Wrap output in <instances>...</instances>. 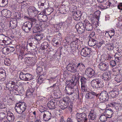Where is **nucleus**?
I'll return each mask as SVG.
<instances>
[{"label": "nucleus", "instance_id": "f257e3e1", "mask_svg": "<svg viewBox=\"0 0 122 122\" xmlns=\"http://www.w3.org/2000/svg\"><path fill=\"white\" fill-rule=\"evenodd\" d=\"M27 106L26 104L24 102H19L16 103L15 109L17 112L20 113L18 110L20 109L22 111V112H24L26 109Z\"/></svg>", "mask_w": 122, "mask_h": 122}, {"label": "nucleus", "instance_id": "f03ea898", "mask_svg": "<svg viewBox=\"0 0 122 122\" xmlns=\"http://www.w3.org/2000/svg\"><path fill=\"white\" fill-rule=\"evenodd\" d=\"M86 115L84 113H78L76 114V117L77 118L78 122H87V118H86Z\"/></svg>", "mask_w": 122, "mask_h": 122}, {"label": "nucleus", "instance_id": "7ed1b4c3", "mask_svg": "<svg viewBox=\"0 0 122 122\" xmlns=\"http://www.w3.org/2000/svg\"><path fill=\"white\" fill-rule=\"evenodd\" d=\"M32 24L31 22L27 21L23 24L22 28L25 32H28L31 30Z\"/></svg>", "mask_w": 122, "mask_h": 122}, {"label": "nucleus", "instance_id": "20e7f679", "mask_svg": "<svg viewBox=\"0 0 122 122\" xmlns=\"http://www.w3.org/2000/svg\"><path fill=\"white\" fill-rule=\"evenodd\" d=\"M85 74L89 77L91 78L95 76V71L91 68H88L85 71Z\"/></svg>", "mask_w": 122, "mask_h": 122}, {"label": "nucleus", "instance_id": "39448f33", "mask_svg": "<svg viewBox=\"0 0 122 122\" xmlns=\"http://www.w3.org/2000/svg\"><path fill=\"white\" fill-rule=\"evenodd\" d=\"M98 96L100 100L102 102L107 101L109 99L108 93L106 91H103Z\"/></svg>", "mask_w": 122, "mask_h": 122}, {"label": "nucleus", "instance_id": "423d86ee", "mask_svg": "<svg viewBox=\"0 0 122 122\" xmlns=\"http://www.w3.org/2000/svg\"><path fill=\"white\" fill-rule=\"evenodd\" d=\"M40 111L41 112L44 113L43 118L44 121H48L50 119L51 117V114L50 112L45 110L43 111H42L40 110Z\"/></svg>", "mask_w": 122, "mask_h": 122}, {"label": "nucleus", "instance_id": "0eeeda50", "mask_svg": "<svg viewBox=\"0 0 122 122\" xmlns=\"http://www.w3.org/2000/svg\"><path fill=\"white\" fill-rule=\"evenodd\" d=\"M91 52L90 48H89L87 47L83 48L81 52V56L85 57L88 56Z\"/></svg>", "mask_w": 122, "mask_h": 122}, {"label": "nucleus", "instance_id": "6e6552de", "mask_svg": "<svg viewBox=\"0 0 122 122\" xmlns=\"http://www.w3.org/2000/svg\"><path fill=\"white\" fill-rule=\"evenodd\" d=\"M87 92H88L86 94L85 97L87 99H92L95 96L97 97L99 95V94H97L96 93L91 90L88 91Z\"/></svg>", "mask_w": 122, "mask_h": 122}, {"label": "nucleus", "instance_id": "1a4fd4ad", "mask_svg": "<svg viewBox=\"0 0 122 122\" xmlns=\"http://www.w3.org/2000/svg\"><path fill=\"white\" fill-rule=\"evenodd\" d=\"M46 11L44 10L43 12H41L38 15V17L39 20H41L43 22L47 21V16L45 15Z\"/></svg>", "mask_w": 122, "mask_h": 122}, {"label": "nucleus", "instance_id": "9d476101", "mask_svg": "<svg viewBox=\"0 0 122 122\" xmlns=\"http://www.w3.org/2000/svg\"><path fill=\"white\" fill-rule=\"evenodd\" d=\"M102 78L103 79L107 81H110L111 79L110 73L108 71L104 72L102 74Z\"/></svg>", "mask_w": 122, "mask_h": 122}, {"label": "nucleus", "instance_id": "9b49d317", "mask_svg": "<svg viewBox=\"0 0 122 122\" xmlns=\"http://www.w3.org/2000/svg\"><path fill=\"white\" fill-rule=\"evenodd\" d=\"M100 13L101 12L99 11H97L95 13V15H94L93 17L91 18V21H92V22L93 24H94V23H95L97 22V21L96 20V19L98 20V21L99 20Z\"/></svg>", "mask_w": 122, "mask_h": 122}, {"label": "nucleus", "instance_id": "f8f14e48", "mask_svg": "<svg viewBox=\"0 0 122 122\" xmlns=\"http://www.w3.org/2000/svg\"><path fill=\"white\" fill-rule=\"evenodd\" d=\"M109 65L107 63H100L98 65V67L102 71H103L107 70L109 68Z\"/></svg>", "mask_w": 122, "mask_h": 122}, {"label": "nucleus", "instance_id": "ddd939ff", "mask_svg": "<svg viewBox=\"0 0 122 122\" xmlns=\"http://www.w3.org/2000/svg\"><path fill=\"white\" fill-rule=\"evenodd\" d=\"M55 101L54 99H52L48 102L47 104V106L49 109H55L56 108L55 105L56 104L55 102Z\"/></svg>", "mask_w": 122, "mask_h": 122}, {"label": "nucleus", "instance_id": "4468645a", "mask_svg": "<svg viewBox=\"0 0 122 122\" xmlns=\"http://www.w3.org/2000/svg\"><path fill=\"white\" fill-rule=\"evenodd\" d=\"M84 25L85 26V28L87 31H90L92 29V26L88 20H85L84 21Z\"/></svg>", "mask_w": 122, "mask_h": 122}, {"label": "nucleus", "instance_id": "2eb2a0df", "mask_svg": "<svg viewBox=\"0 0 122 122\" xmlns=\"http://www.w3.org/2000/svg\"><path fill=\"white\" fill-rule=\"evenodd\" d=\"M82 15V13L80 11L77 10L75 12L73 15V18L76 20H78L80 19Z\"/></svg>", "mask_w": 122, "mask_h": 122}, {"label": "nucleus", "instance_id": "dca6fc26", "mask_svg": "<svg viewBox=\"0 0 122 122\" xmlns=\"http://www.w3.org/2000/svg\"><path fill=\"white\" fill-rule=\"evenodd\" d=\"M66 69L68 71L72 72H75L77 71L76 67L71 64H69L67 65Z\"/></svg>", "mask_w": 122, "mask_h": 122}, {"label": "nucleus", "instance_id": "f3484780", "mask_svg": "<svg viewBox=\"0 0 122 122\" xmlns=\"http://www.w3.org/2000/svg\"><path fill=\"white\" fill-rule=\"evenodd\" d=\"M99 79H96L92 80L91 82V86L94 88H98Z\"/></svg>", "mask_w": 122, "mask_h": 122}, {"label": "nucleus", "instance_id": "a211bd4d", "mask_svg": "<svg viewBox=\"0 0 122 122\" xmlns=\"http://www.w3.org/2000/svg\"><path fill=\"white\" fill-rule=\"evenodd\" d=\"M39 7L41 9V10L46 8V5L45 0H41L39 1L38 3Z\"/></svg>", "mask_w": 122, "mask_h": 122}, {"label": "nucleus", "instance_id": "6ab92c4d", "mask_svg": "<svg viewBox=\"0 0 122 122\" xmlns=\"http://www.w3.org/2000/svg\"><path fill=\"white\" fill-rule=\"evenodd\" d=\"M17 20L15 19H12L10 22V27L11 29L15 28L17 26Z\"/></svg>", "mask_w": 122, "mask_h": 122}, {"label": "nucleus", "instance_id": "aec40b11", "mask_svg": "<svg viewBox=\"0 0 122 122\" xmlns=\"http://www.w3.org/2000/svg\"><path fill=\"white\" fill-rule=\"evenodd\" d=\"M89 119L90 120H94L96 118V112L93 110H91L88 115Z\"/></svg>", "mask_w": 122, "mask_h": 122}, {"label": "nucleus", "instance_id": "412c9836", "mask_svg": "<svg viewBox=\"0 0 122 122\" xmlns=\"http://www.w3.org/2000/svg\"><path fill=\"white\" fill-rule=\"evenodd\" d=\"M1 13L3 15L4 17L6 18H9L10 16L11 13L10 11L7 10H3L2 11Z\"/></svg>", "mask_w": 122, "mask_h": 122}, {"label": "nucleus", "instance_id": "4be33fe9", "mask_svg": "<svg viewBox=\"0 0 122 122\" xmlns=\"http://www.w3.org/2000/svg\"><path fill=\"white\" fill-rule=\"evenodd\" d=\"M113 113V112L112 110L110 109H107L106 110L104 114L106 115L107 116L108 118H111L112 117V115Z\"/></svg>", "mask_w": 122, "mask_h": 122}, {"label": "nucleus", "instance_id": "5701e85b", "mask_svg": "<svg viewBox=\"0 0 122 122\" xmlns=\"http://www.w3.org/2000/svg\"><path fill=\"white\" fill-rule=\"evenodd\" d=\"M66 87L73 88V87L76 84V83L73 80L66 81Z\"/></svg>", "mask_w": 122, "mask_h": 122}, {"label": "nucleus", "instance_id": "b1692460", "mask_svg": "<svg viewBox=\"0 0 122 122\" xmlns=\"http://www.w3.org/2000/svg\"><path fill=\"white\" fill-rule=\"evenodd\" d=\"M42 35L40 33H38L37 34L35 38H30V39L31 40H35L36 39L37 41H40L43 38Z\"/></svg>", "mask_w": 122, "mask_h": 122}, {"label": "nucleus", "instance_id": "393cba45", "mask_svg": "<svg viewBox=\"0 0 122 122\" xmlns=\"http://www.w3.org/2000/svg\"><path fill=\"white\" fill-rule=\"evenodd\" d=\"M6 118L8 121H12L14 119V117L13 114L10 112H8L7 113Z\"/></svg>", "mask_w": 122, "mask_h": 122}, {"label": "nucleus", "instance_id": "a878e982", "mask_svg": "<svg viewBox=\"0 0 122 122\" xmlns=\"http://www.w3.org/2000/svg\"><path fill=\"white\" fill-rule=\"evenodd\" d=\"M97 41L92 38H90L88 44L90 46H93L97 43Z\"/></svg>", "mask_w": 122, "mask_h": 122}, {"label": "nucleus", "instance_id": "bb28decb", "mask_svg": "<svg viewBox=\"0 0 122 122\" xmlns=\"http://www.w3.org/2000/svg\"><path fill=\"white\" fill-rule=\"evenodd\" d=\"M66 93L68 95H71L74 93L75 89L73 88L66 87Z\"/></svg>", "mask_w": 122, "mask_h": 122}, {"label": "nucleus", "instance_id": "cd10ccee", "mask_svg": "<svg viewBox=\"0 0 122 122\" xmlns=\"http://www.w3.org/2000/svg\"><path fill=\"white\" fill-rule=\"evenodd\" d=\"M35 89L33 88H29L27 90L26 92V95L28 97H30L32 95V93Z\"/></svg>", "mask_w": 122, "mask_h": 122}, {"label": "nucleus", "instance_id": "c85d7f7f", "mask_svg": "<svg viewBox=\"0 0 122 122\" xmlns=\"http://www.w3.org/2000/svg\"><path fill=\"white\" fill-rule=\"evenodd\" d=\"M109 94L112 97L115 98L117 96L118 92L116 90H112L110 92Z\"/></svg>", "mask_w": 122, "mask_h": 122}, {"label": "nucleus", "instance_id": "c756f323", "mask_svg": "<svg viewBox=\"0 0 122 122\" xmlns=\"http://www.w3.org/2000/svg\"><path fill=\"white\" fill-rule=\"evenodd\" d=\"M81 88L83 92H86L89 91L88 88L86 84H81Z\"/></svg>", "mask_w": 122, "mask_h": 122}, {"label": "nucleus", "instance_id": "7c9ffc66", "mask_svg": "<svg viewBox=\"0 0 122 122\" xmlns=\"http://www.w3.org/2000/svg\"><path fill=\"white\" fill-rule=\"evenodd\" d=\"M68 106V104H67L66 103H64L63 102H61L60 105V108L62 110H64Z\"/></svg>", "mask_w": 122, "mask_h": 122}, {"label": "nucleus", "instance_id": "2f4dec72", "mask_svg": "<svg viewBox=\"0 0 122 122\" xmlns=\"http://www.w3.org/2000/svg\"><path fill=\"white\" fill-rule=\"evenodd\" d=\"M8 1V0H0V6H5L7 4Z\"/></svg>", "mask_w": 122, "mask_h": 122}, {"label": "nucleus", "instance_id": "473e14b6", "mask_svg": "<svg viewBox=\"0 0 122 122\" xmlns=\"http://www.w3.org/2000/svg\"><path fill=\"white\" fill-rule=\"evenodd\" d=\"M76 28L77 29V32L79 34H82L85 31V28L84 27L82 26V27Z\"/></svg>", "mask_w": 122, "mask_h": 122}, {"label": "nucleus", "instance_id": "72a5a7b5", "mask_svg": "<svg viewBox=\"0 0 122 122\" xmlns=\"http://www.w3.org/2000/svg\"><path fill=\"white\" fill-rule=\"evenodd\" d=\"M85 67L84 62H81L78 63L77 65V68L80 69H81V70Z\"/></svg>", "mask_w": 122, "mask_h": 122}, {"label": "nucleus", "instance_id": "f704fd0d", "mask_svg": "<svg viewBox=\"0 0 122 122\" xmlns=\"http://www.w3.org/2000/svg\"><path fill=\"white\" fill-rule=\"evenodd\" d=\"M28 11L29 14H32V12L33 11H34L37 10L36 8L33 6H30L28 9Z\"/></svg>", "mask_w": 122, "mask_h": 122}, {"label": "nucleus", "instance_id": "c9c22d12", "mask_svg": "<svg viewBox=\"0 0 122 122\" xmlns=\"http://www.w3.org/2000/svg\"><path fill=\"white\" fill-rule=\"evenodd\" d=\"M102 115L100 117V120L102 122H104L107 121V118H108L107 116L104 115Z\"/></svg>", "mask_w": 122, "mask_h": 122}, {"label": "nucleus", "instance_id": "e433bc0d", "mask_svg": "<svg viewBox=\"0 0 122 122\" xmlns=\"http://www.w3.org/2000/svg\"><path fill=\"white\" fill-rule=\"evenodd\" d=\"M26 74L21 72L20 74L19 78L22 80L25 81Z\"/></svg>", "mask_w": 122, "mask_h": 122}, {"label": "nucleus", "instance_id": "4c0bfd02", "mask_svg": "<svg viewBox=\"0 0 122 122\" xmlns=\"http://www.w3.org/2000/svg\"><path fill=\"white\" fill-rule=\"evenodd\" d=\"M115 80L117 82H121L122 80V77L120 75H117L114 78Z\"/></svg>", "mask_w": 122, "mask_h": 122}, {"label": "nucleus", "instance_id": "58836bf2", "mask_svg": "<svg viewBox=\"0 0 122 122\" xmlns=\"http://www.w3.org/2000/svg\"><path fill=\"white\" fill-rule=\"evenodd\" d=\"M25 81H29L32 80V75L29 73H26Z\"/></svg>", "mask_w": 122, "mask_h": 122}, {"label": "nucleus", "instance_id": "ea45409f", "mask_svg": "<svg viewBox=\"0 0 122 122\" xmlns=\"http://www.w3.org/2000/svg\"><path fill=\"white\" fill-rule=\"evenodd\" d=\"M98 86V88H102L104 86L103 81L100 79H99Z\"/></svg>", "mask_w": 122, "mask_h": 122}, {"label": "nucleus", "instance_id": "a19ab883", "mask_svg": "<svg viewBox=\"0 0 122 122\" xmlns=\"http://www.w3.org/2000/svg\"><path fill=\"white\" fill-rule=\"evenodd\" d=\"M109 5L111 6H114L115 4H116L117 3V1L115 0H109Z\"/></svg>", "mask_w": 122, "mask_h": 122}, {"label": "nucleus", "instance_id": "79ce46f5", "mask_svg": "<svg viewBox=\"0 0 122 122\" xmlns=\"http://www.w3.org/2000/svg\"><path fill=\"white\" fill-rule=\"evenodd\" d=\"M38 11L37 10L32 12V14L29 15L30 16L33 17L36 16L38 14Z\"/></svg>", "mask_w": 122, "mask_h": 122}, {"label": "nucleus", "instance_id": "37998d69", "mask_svg": "<svg viewBox=\"0 0 122 122\" xmlns=\"http://www.w3.org/2000/svg\"><path fill=\"white\" fill-rule=\"evenodd\" d=\"M81 84H86L87 80L84 77H81L80 79Z\"/></svg>", "mask_w": 122, "mask_h": 122}, {"label": "nucleus", "instance_id": "c03bdc74", "mask_svg": "<svg viewBox=\"0 0 122 122\" xmlns=\"http://www.w3.org/2000/svg\"><path fill=\"white\" fill-rule=\"evenodd\" d=\"M70 100V99L68 97H65L63 98V100L64 101L63 102L65 103H66L67 104H68V103Z\"/></svg>", "mask_w": 122, "mask_h": 122}, {"label": "nucleus", "instance_id": "a18cd8bd", "mask_svg": "<svg viewBox=\"0 0 122 122\" xmlns=\"http://www.w3.org/2000/svg\"><path fill=\"white\" fill-rule=\"evenodd\" d=\"M84 23L83 24L82 22H78L76 26V28H78L79 27H84Z\"/></svg>", "mask_w": 122, "mask_h": 122}, {"label": "nucleus", "instance_id": "49530a36", "mask_svg": "<svg viewBox=\"0 0 122 122\" xmlns=\"http://www.w3.org/2000/svg\"><path fill=\"white\" fill-rule=\"evenodd\" d=\"M4 63L5 65L10 66V61L9 58H6L5 59Z\"/></svg>", "mask_w": 122, "mask_h": 122}, {"label": "nucleus", "instance_id": "de8ad7c7", "mask_svg": "<svg viewBox=\"0 0 122 122\" xmlns=\"http://www.w3.org/2000/svg\"><path fill=\"white\" fill-rule=\"evenodd\" d=\"M6 52L7 53L10 52H12L15 50V48L14 47H12V48L11 47L9 48H6Z\"/></svg>", "mask_w": 122, "mask_h": 122}, {"label": "nucleus", "instance_id": "09e8293b", "mask_svg": "<svg viewBox=\"0 0 122 122\" xmlns=\"http://www.w3.org/2000/svg\"><path fill=\"white\" fill-rule=\"evenodd\" d=\"M49 46L48 43L47 42H44L42 44V46L44 49L47 48Z\"/></svg>", "mask_w": 122, "mask_h": 122}, {"label": "nucleus", "instance_id": "8fccbe9b", "mask_svg": "<svg viewBox=\"0 0 122 122\" xmlns=\"http://www.w3.org/2000/svg\"><path fill=\"white\" fill-rule=\"evenodd\" d=\"M110 64L111 67H113L116 65V62L114 60H112L110 61Z\"/></svg>", "mask_w": 122, "mask_h": 122}, {"label": "nucleus", "instance_id": "3c124183", "mask_svg": "<svg viewBox=\"0 0 122 122\" xmlns=\"http://www.w3.org/2000/svg\"><path fill=\"white\" fill-rule=\"evenodd\" d=\"M42 69L41 67H38L36 69V71L37 73H39L42 71Z\"/></svg>", "mask_w": 122, "mask_h": 122}, {"label": "nucleus", "instance_id": "603ef678", "mask_svg": "<svg viewBox=\"0 0 122 122\" xmlns=\"http://www.w3.org/2000/svg\"><path fill=\"white\" fill-rule=\"evenodd\" d=\"M119 55H117V54H115V59L116 61H117V62H118L120 59V56H119Z\"/></svg>", "mask_w": 122, "mask_h": 122}, {"label": "nucleus", "instance_id": "864d4df0", "mask_svg": "<svg viewBox=\"0 0 122 122\" xmlns=\"http://www.w3.org/2000/svg\"><path fill=\"white\" fill-rule=\"evenodd\" d=\"M11 83H8V84H6V88H9V86H10V87H12V85H14L15 84V82H11Z\"/></svg>", "mask_w": 122, "mask_h": 122}, {"label": "nucleus", "instance_id": "5fc2aeb1", "mask_svg": "<svg viewBox=\"0 0 122 122\" xmlns=\"http://www.w3.org/2000/svg\"><path fill=\"white\" fill-rule=\"evenodd\" d=\"M43 80V79L40 76H39L38 79V83L40 84H41Z\"/></svg>", "mask_w": 122, "mask_h": 122}, {"label": "nucleus", "instance_id": "6e6d98bb", "mask_svg": "<svg viewBox=\"0 0 122 122\" xmlns=\"http://www.w3.org/2000/svg\"><path fill=\"white\" fill-rule=\"evenodd\" d=\"M104 42L103 41H101L100 42H99L97 44V45L98 46L99 48L104 43Z\"/></svg>", "mask_w": 122, "mask_h": 122}, {"label": "nucleus", "instance_id": "4d7b16f0", "mask_svg": "<svg viewBox=\"0 0 122 122\" xmlns=\"http://www.w3.org/2000/svg\"><path fill=\"white\" fill-rule=\"evenodd\" d=\"M29 59H27L26 60V62H27L28 63H29V64L30 65L32 63V61H32V60L30 58V57H28Z\"/></svg>", "mask_w": 122, "mask_h": 122}, {"label": "nucleus", "instance_id": "13d9d810", "mask_svg": "<svg viewBox=\"0 0 122 122\" xmlns=\"http://www.w3.org/2000/svg\"><path fill=\"white\" fill-rule=\"evenodd\" d=\"M117 7L118 9L122 10V3H120L118 5Z\"/></svg>", "mask_w": 122, "mask_h": 122}, {"label": "nucleus", "instance_id": "bf43d9fd", "mask_svg": "<svg viewBox=\"0 0 122 122\" xmlns=\"http://www.w3.org/2000/svg\"><path fill=\"white\" fill-rule=\"evenodd\" d=\"M9 38L7 36L5 37H5H4L3 42L5 43V42H6V41H7Z\"/></svg>", "mask_w": 122, "mask_h": 122}, {"label": "nucleus", "instance_id": "052dcab7", "mask_svg": "<svg viewBox=\"0 0 122 122\" xmlns=\"http://www.w3.org/2000/svg\"><path fill=\"white\" fill-rule=\"evenodd\" d=\"M4 37H5V36L4 35H0V41H2L3 42Z\"/></svg>", "mask_w": 122, "mask_h": 122}, {"label": "nucleus", "instance_id": "680f3d73", "mask_svg": "<svg viewBox=\"0 0 122 122\" xmlns=\"http://www.w3.org/2000/svg\"><path fill=\"white\" fill-rule=\"evenodd\" d=\"M11 41V40L10 38L5 43L6 45H8L10 44Z\"/></svg>", "mask_w": 122, "mask_h": 122}, {"label": "nucleus", "instance_id": "e2e57ef3", "mask_svg": "<svg viewBox=\"0 0 122 122\" xmlns=\"http://www.w3.org/2000/svg\"><path fill=\"white\" fill-rule=\"evenodd\" d=\"M115 31L114 30H110L109 32L110 34L112 36H113L114 34Z\"/></svg>", "mask_w": 122, "mask_h": 122}, {"label": "nucleus", "instance_id": "0e129e2a", "mask_svg": "<svg viewBox=\"0 0 122 122\" xmlns=\"http://www.w3.org/2000/svg\"><path fill=\"white\" fill-rule=\"evenodd\" d=\"M3 117H0V122H3V120L4 118L5 117V115L4 114H3Z\"/></svg>", "mask_w": 122, "mask_h": 122}, {"label": "nucleus", "instance_id": "69168bd1", "mask_svg": "<svg viewBox=\"0 0 122 122\" xmlns=\"http://www.w3.org/2000/svg\"><path fill=\"white\" fill-rule=\"evenodd\" d=\"M67 122H74L73 121L72 119L70 117H68L67 118Z\"/></svg>", "mask_w": 122, "mask_h": 122}, {"label": "nucleus", "instance_id": "338daca9", "mask_svg": "<svg viewBox=\"0 0 122 122\" xmlns=\"http://www.w3.org/2000/svg\"><path fill=\"white\" fill-rule=\"evenodd\" d=\"M40 110L39 111L40 112V110H41V111H43L45 110H46V108L42 106H41L40 107Z\"/></svg>", "mask_w": 122, "mask_h": 122}, {"label": "nucleus", "instance_id": "774afa93", "mask_svg": "<svg viewBox=\"0 0 122 122\" xmlns=\"http://www.w3.org/2000/svg\"><path fill=\"white\" fill-rule=\"evenodd\" d=\"M25 115L24 114L21 113L20 115V117H21L23 119L25 118Z\"/></svg>", "mask_w": 122, "mask_h": 122}]
</instances>
